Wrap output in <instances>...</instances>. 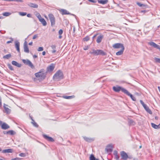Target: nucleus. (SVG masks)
<instances>
[{
  "mask_svg": "<svg viewBox=\"0 0 160 160\" xmlns=\"http://www.w3.org/2000/svg\"><path fill=\"white\" fill-rule=\"evenodd\" d=\"M53 79L55 81H59L63 78L62 72L60 70H58L53 76Z\"/></svg>",
  "mask_w": 160,
  "mask_h": 160,
  "instance_id": "obj_1",
  "label": "nucleus"
},
{
  "mask_svg": "<svg viewBox=\"0 0 160 160\" xmlns=\"http://www.w3.org/2000/svg\"><path fill=\"white\" fill-rule=\"evenodd\" d=\"M90 53L96 56L99 55L104 56L106 55V53L101 50H95L92 49V51L90 52Z\"/></svg>",
  "mask_w": 160,
  "mask_h": 160,
  "instance_id": "obj_2",
  "label": "nucleus"
},
{
  "mask_svg": "<svg viewBox=\"0 0 160 160\" xmlns=\"http://www.w3.org/2000/svg\"><path fill=\"white\" fill-rule=\"evenodd\" d=\"M35 75L36 78H39L41 80H43L45 78L43 69H41L38 72L35 73Z\"/></svg>",
  "mask_w": 160,
  "mask_h": 160,
  "instance_id": "obj_3",
  "label": "nucleus"
},
{
  "mask_svg": "<svg viewBox=\"0 0 160 160\" xmlns=\"http://www.w3.org/2000/svg\"><path fill=\"white\" fill-rule=\"evenodd\" d=\"M113 89L115 92H119L120 91H121L124 93L127 90L124 88L118 86L113 87Z\"/></svg>",
  "mask_w": 160,
  "mask_h": 160,
  "instance_id": "obj_4",
  "label": "nucleus"
},
{
  "mask_svg": "<svg viewBox=\"0 0 160 160\" xmlns=\"http://www.w3.org/2000/svg\"><path fill=\"white\" fill-rule=\"evenodd\" d=\"M23 62L26 65H28L31 68L33 69L34 68V66L32 62L28 59H22Z\"/></svg>",
  "mask_w": 160,
  "mask_h": 160,
  "instance_id": "obj_5",
  "label": "nucleus"
},
{
  "mask_svg": "<svg viewBox=\"0 0 160 160\" xmlns=\"http://www.w3.org/2000/svg\"><path fill=\"white\" fill-rule=\"evenodd\" d=\"M48 16L51 22V26H53L55 24V19L54 15L50 13L48 14Z\"/></svg>",
  "mask_w": 160,
  "mask_h": 160,
  "instance_id": "obj_6",
  "label": "nucleus"
},
{
  "mask_svg": "<svg viewBox=\"0 0 160 160\" xmlns=\"http://www.w3.org/2000/svg\"><path fill=\"white\" fill-rule=\"evenodd\" d=\"M148 44L150 46L159 49L160 51V46L157 45L155 42H148Z\"/></svg>",
  "mask_w": 160,
  "mask_h": 160,
  "instance_id": "obj_7",
  "label": "nucleus"
},
{
  "mask_svg": "<svg viewBox=\"0 0 160 160\" xmlns=\"http://www.w3.org/2000/svg\"><path fill=\"white\" fill-rule=\"evenodd\" d=\"M121 156L122 159L123 160H127L128 158V156L127 154L124 151L121 152Z\"/></svg>",
  "mask_w": 160,
  "mask_h": 160,
  "instance_id": "obj_8",
  "label": "nucleus"
},
{
  "mask_svg": "<svg viewBox=\"0 0 160 160\" xmlns=\"http://www.w3.org/2000/svg\"><path fill=\"white\" fill-rule=\"evenodd\" d=\"M113 48H124L123 44L120 43H117L113 44L112 46Z\"/></svg>",
  "mask_w": 160,
  "mask_h": 160,
  "instance_id": "obj_9",
  "label": "nucleus"
},
{
  "mask_svg": "<svg viewBox=\"0 0 160 160\" xmlns=\"http://www.w3.org/2000/svg\"><path fill=\"white\" fill-rule=\"evenodd\" d=\"M43 137L45 139L49 142H53L54 141V140L52 138L49 137L46 135L43 134Z\"/></svg>",
  "mask_w": 160,
  "mask_h": 160,
  "instance_id": "obj_10",
  "label": "nucleus"
},
{
  "mask_svg": "<svg viewBox=\"0 0 160 160\" xmlns=\"http://www.w3.org/2000/svg\"><path fill=\"white\" fill-rule=\"evenodd\" d=\"M24 51L25 52L28 53L29 52V50L27 45V42L25 41L23 45Z\"/></svg>",
  "mask_w": 160,
  "mask_h": 160,
  "instance_id": "obj_11",
  "label": "nucleus"
},
{
  "mask_svg": "<svg viewBox=\"0 0 160 160\" xmlns=\"http://www.w3.org/2000/svg\"><path fill=\"white\" fill-rule=\"evenodd\" d=\"M59 11L62 15H69L70 14V13L66 9H61L59 10Z\"/></svg>",
  "mask_w": 160,
  "mask_h": 160,
  "instance_id": "obj_12",
  "label": "nucleus"
},
{
  "mask_svg": "<svg viewBox=\"0 0 160 160\" xmlns=\"http://www.w3.org/2000/svg\"><path fill=\"white\" fill-rule=\"evenodd\" d=\"M113 148V146L112 145H108L107 146L105 150L107 152H111L112 151Z\"/></svg>",
  "mask_w": 160,
  "mask_h": 160,
  "instance_id": "obj_13",
  "label": "nucleus"
},
{
  "mask_svg": "<svg viewBox=\"0 0 160 160\" xmlns=\"http://www.w3.org/2000/svg\"><path fill=\"white\" fill-rule=\"evenodd\" d=\"M125 91L126 92L124 93L125 94H126L128 96H129L133 101H135L136 100L135 98L132 94H131L129 92H128L127 90H126V91Z\"/></svg>",
  "mask_w": 160,
  "mask_h": 160,
  "instance_id": "obj_14",
  "label": "nucleus"
},
{
  "mask_svg": "<svg viewBox=\"0 0 160 160\" xmlns=\"http://www.w3.org/2000/svg\"><path fill=\"white\" fill-rule=\"evenodd\" d=\"M15 48L16 49L18 52H20V42L18 41H16L15 42Z\"/></svg>",
  "mask_w": 160,
  "mask_h": 160,
  "instance_id": "obj_15",
  "label": "nucleus"
},
{
  "mask_svg": "<svg viewBox=\"0 0 160 160\" xmlns=\"http://www.w3.org/2000/svg\"><path fill=\"white\" fill-rule=\"evenodd\" d=\"M1 128L3 129H7L10 128L9 126L6 123L4 122L3 123L2 125Z\"/></svg>",
  "mask_w": 160,
  "mask_h": 160,
  "instance_id": "obj_16",
  "label": "nucleus"
},
{
  "mask_svg": "<svg viewBox=\"0 0 160 160\" xmlns=\"http://www.w3.org/2000/svg\"><path fill=\"white\" fill-rule=\"evenodd\" d=\"M55 68L54 65L53 64H51L49 66L47 67V70L48 71H52Z\"/></svg>",
  "mask_w": 160,
  "mask_h": 160,
  "instance_id": "obj_17",
  "label": "nucleus"
},
{
  "mask_svg": "<svg viewBox=\"0 0 160 160\" xmlns=\"http://www.w3.org/2000/svg\"><path fill=\"white\" fill-rule=\"evenodd\" d=\"M103 38V35L100 34L99 36H98L97 37L96 42L98 43H100L102 41V39Z\"/></svg>",
  "mask_w": 160,
  "mask_h": 160,
  "instance_id": "obj_18",
  "label": "nucleus"
},
{
  "mask_svg": "<svg viewBox=\"0 0 160 160\" xmlns=\"http://www.w3.org/2000/svg\"><path fill=\"white\" fill-rule=\"evenodd\" d=\"M12 63L13 65L17 66L18 68H20L22 66L21 64L19 63L16 61H12Z\"/></svg>",
  "mask_w": 160,
  "mask_h": 160,
  "instance_id": "obj_19",
  "label": "nucleus"
},
{
  "mask_svg": "<svg viewBox=\"0 0 160 160\" xmlns=\"http://www.w3.org/2000/svg\"><path fill=\"white\" fill-rule=\"evenodd\" d=\"M39 21L42 23V24L44 26H46L47 24V23L45 20L43 18H40L39 19Z\"/></svg>",
  "mask_w": 160,
  "mask_h": 160,
  "instance_id": "obj_20",
  "label": "nucleus"
},
{
  "mask_svg": "<svg viewBox=\"0 0 160 160\" xmlns=\"http://www.w3.org/2000/svg\"><path fill=\"white\" fill-rule=\"evenodd\" d=\"M13 152V150L12 149H8L3 150L2 151L3 153H12Z\"/></svg>",
  "mask_w": 160,
  "mask_h": 160,
  "instance_id": "obj_21",
  "label": "nucleus"
},
{
  "mask_svg": "<svg viewBox=\"0 0 160 160\" xmlns=\"http://www.w3.org/2000/svg\"><path fill=\"white\" fill-rule=\"evenodd\" d=\"M28 5L30 7L33 8H37L38 7V5L37 4L32 3H29Z\"/></svg>",
  "mask_w": 160,
  "mask_h": 160,
  "instance_id": "obj_22",
  "label": "nucleus"
},
{
  "mask_svg": "<svg viewBox=\"0 0 160 160\" xmlns=\"http://www.w3.org/2000/svg\"><path fill=\"white\" fill-rule=\"evenodd\" d=\"M144 108L146 110V111L148 112L149 113V114H152V111L148 107V106H147V105L144 107Z\"/></svg>",
  "mask_w": 160,
  "mask_h": 160,
  "instance_id": "obj_23",
  "label": "nucleus"
},
{
  "mask_svg": "<svg viewBox=\"0 0 160 160\" xmlns=\"http://www.w3.org/2000/svg\"><path fill=\"white\" fill-rule=\"evenodd\" d=\"M124 50V48H122L119 51L116 52V54L117 55H120L122 54L123 51Z\"/></svg>",
  "mask_w": 160,
  "mask_h": 160,
  "instance_id": "obj_24",
  "label": "nucleus"
},
{
  "mask_svg": "<svg viewBox=\"0 0 160 160\" xmlns=\"http://www.w3.org/2000/svg\"><path fill=\"white\" fill-rule=\"evenodd\" d=\"M108 0H98V2L99 3L102 4H105L108 3Z\"/></svg>",
  "mask_w": 160,
  "mask_h": 160,
  "instance_id": "obj_25",
  "label": "nucleus"
},
{
  "mask_svg": "<svg viewBox=\"0 0 160 160\" xmlns=\"http://www.w3.org/2000/svg\"><path fill=\"white\" fill-rule=\"evenodd\" d=\"M151 126L152 127L156 129H158L160 128V127L159 125H156L154 123H151Z\"/></svg>",
  "mask_w": 160,
  "mask_h": 160,
  "instance_id": "obj_26",
  "label": "nucleus"
},
{
  "mask_svg": "<svg viewBox=\"0 0 160 160\" xmlns=\"http://www.w3.org/2000/svg\"><path fill=\"white\" fill-rule=\"evenodd\" d=\"M4 109L5 112L7 113V114H9L10 113L11 110L10 109H9L8 108H7L6 107L4 106Z\"/></svg>",
  "mask_w": 160,
  "mask_h": 160,
  "instance_id": "obj_27",
  "label": "nucleus"
},
{
  "mask_svg": "<svg viewBox=\"0 0 160 160\" xmlns=\"http://www.w3.org/2000/svg\"><path fill=\"white\" fill-rule=\"evenodd\" d=\"M90 160H99L98 159L96 158L94 155L91 154L90 157L89 158Z\"/></svg>",
  "mask_w": 160,
  "mask_h": 160,
  "instance_id": "obj_28",
  "label": "nucleus"
},
{
  "mask_svg": "<svg viewBox=\"0 0 160 160\" xmlns=\"http://www.w3.org/2000/svg\"><path fill=\"white\" fill-rule=\"evenodd\" d=\"M114 154L115 156V158L117 160H118L119 159V157L118 154V152L117 151H114Z\"/></svg>",
  "mask_w": 160,
  "mask_h": 160,
  "instance_id": "obj_29",
  "label": "nucleus"
},
{
  "mask_svg": "<svg viewBox=\"0 0 160 160\" xmlns=\"http://www.w3.org/2000/svg\"><path fill=\"white\" fill-rule=\"evenodd\" d=\"M16 134V132L13 130H11L8 131V134L11 135H13Z\"/></svg>",
  "mask_w": 160,
  "mask_h": 160,
  "instance_id": "obj_30",
  "label": "nucleus"
},
{
  "mask_svg": "<svg viewBox=\"0 0 160 160\" xmlns=\"http://www.w3.org/2000/svg\"><path fill=\"white\" fill-rule=\"evenodd\" d=\"M11 57V54H7L6 55L4 56L3 57V58H6L7 59H9Z\"/></svg>",
  "mask_w": 160,
  "mask_h": 160,
  "instance_id": "obj_31",
  "label": "nucleus"
},
{
  "mask_svg": "<svg viewBox=\"0 0 160 160\" xmlns=\"http://www.w3.org/2000/svg\"><path fill=\"white\" fill-rule=\"evenodd\" d=\"M63 97L64 98L67 99H70L72 98L73 97V96H63Z\"/></svg>",
  "mask_w": 160,
  "mask_h": 160,
  "instance_id": "obj_32",
  "label": "nucleus"
},
{
  "mask_svg": "<svg viewBox=\"0 0 160 160\" xmlns=\"http://www.w3.org/2000/svg\"><path fill=\"white\" fill-rule=\"evenodd\" d=\"M8 68L11 70H13L14 69L12 66L10 64L8 63L7 64Z\"/></svg>",
  "mask_w": 160,
  "mask_h": 160,
  "instance_id": "obj_33",
  "label": "nucleus"
},
{
  "mask_svg": "<svg viewBox=\"0 0 160 160\" xmlns=\"http://www.w3.org/2000/svg\"><path fill=\"white\" fill-rule=\"evenodd\" d=\"M11 14V13L9 12H6L2 13L3 16H8Z\"/></svg>",
  "mask_w": 160,
  "mask_h": 160,
  "instance_id": "obj_34",
  "label": "nucleus"
},
{
  "mask_svg": "<svg viewBox=\"0 0 160 160\" xmlns=\"http://www.w3.org/2000/svg\"><path fill=\"white\" fill-rule=\"evenodd\" d=\"M129 123L130 125H133L135 124V122L132 120H130L129 121Z\"/></svg>",
  "mask_w": 160,
  "mask_h": 160,
  "instance_id": "obj_35",
  "label": "nucleus"
},
{
  "mask_svg": "<svg viewBox=\"0 0 160 160\" xmlns=\"http://www.w3.org/2000/svg\"><path fill=\"white\" fill-rule=\"evenodd\" d=\"M84 138L86 141L88 142H90L91 141L93 140L92 139L89 138L87 137H84Z\"/></svg>",
  "mask_w": 160,
  "mask_h": 160,
  "instance_id": "obj_36",
  "label": "nucleus"
},
{
  "mask_svg": "<svg viewBox=\"0 0 160 160\" xmlns=\"http://www.w3.org/2000/svg\"><path fill=\"white\" fill-rule=\"evenodd\" d=\"M154 60L156 62L160 63V58H155Z\"/></svg>",
  "mask_w": 160,
  "mask_h": 160,
  "instance_id": "obj_37",
  "label": "nucleus"
},
{
  "mask_svg": "<svg viewBox=\"0 0 160 160\" xmlns=\"http://www.w3.org/2000/svg\"><path fill=\"white\" fill-rule=\"evenodd\" d=\"M31 123L33 125L36 127H38V126L37 124L34 121H33V122H32Z\"/></svg>",
  "mask_w": 160,
  "mask_h": 160,
  "instance_id": "obj_38",
  "label": "nucleus"
},
{
  "mask_svg": "<svg viewBox=\"0 0 160 160\" xmlns=\"http://www.w3.org/2000/svg\"><path fill=\"white\" fill-rule=\"evenodd\" d=\"M137 4L140 7H145V5L144 4H141V3H140V2H137Z\"/></svg>",
  "mask_w": 160,
  "mask_h": 160,
  "instance_id": "obj_39",
  "label": "nucleus"
},
{
  "mask_svg": "<svg viewBox=\"0 0 160 160\" xmlns=\"http://www.w3.org/2000/svg\"><path fill=\"white\" fill-rule=\"evenodd\" d=\"M19 14L22 16H24L27 14V13L25 12H19Z\"/></svg>",
  "mask_w": 160,
  "mask_h": 160,
  "instance_id": "obj_40",
  "label": "nucleus"
},
{
  "mask_svg": "<svg viewBox=\"0 0 160 160\" xmlns=\"http://www.w3.org/2000/svg\"><path fill=\"white\" fill-rule=\"evenodd\" d=\"M89 39V38L88 36H86L83 38V40L85 41H87Z\"/></svg>",
  "mask_w": 160,
  "mask_h": 160,
  "instance_id": "obj_41",
  "label": "nucleus"
},
{
  "mask_svg": "<svg viewBox=\"0 0 160 160\" xmlns=\"http://www.w3.org/2000/svg\"><path fill=\"white\" fill-rule=\"evenodd\" d=\"M36 16L37 17V18L38 19L40 18H42V17L40 14L39 13H37L36 14Z\"/></svg>",
  "mask_w": 160,
  "mask_h": 160,
  "instance_id": "obj_42",
  "label": "nucleus"
},
{
  "mask_svg": "<svg viewBox=\"0 0 160 160\" xmlns=\"http://www.w3.org/2000/svg\"><path fill=\"white\" fill-rule=\"evenodd\" d=\"M43 47H39L38 49V51L39 52L41 51H43Z\"/></svg>",
  "mask_w": 160,
  "mask_h": 160,
  "instance_id": "obj_43",
  "label": "nucleus"
},
{
  "mask_svg": "<svg viewBox=\"0 0 160 160\" xmlns=\"http://www.w3.org/2000/svg\"><path fill=\"white\" fill-rule=\"evenodd\" d=\"M140 103L142 105L143 107H144L146 105L144 103V102H143L142 100H140Z\"/></svg>",
  "mask_w": 160,
  "mask_h": 160,
  "instance_id": "obj_44",
  "label": "nucleus"
},
{
  "mask_svg": "<svg viewBox=\"0 0 160 160\" xmlns=\"http://www.w3.org/2000/svg\"><path fill=\"white\" fill-rule=\"evenodd\" d=\"M63 30L62 29H61L59 30L58 31V34L59 35H62L63 33Z\"/></svg>",
  "mask_w": 160,
  "mask_h": 160,
  "instance_id": "obj_45",
  "label": "nucleus"
},
{
  "mask_svg": "<svg viewBox=\"0 0 160 160\" xmlns=\"http://www.w3.org/2000/svg\"><path fill=\"white\" fill-rule=\"evenodd\" d=\"M19 156L22 157H24L26 156L25 154L24 153H21L19 154Z\"/></svg>",
  "mask_w": 160,
  "mask_h": 160,
  "instance_id": "obj_46",
  "label": "nucleus"
},
{
  "mask_svg": "<svg viewBox=\"0 0 160 160\" xmlns=\"http://www.w3.org/2000/svg\"><path fill=\"white\" fill-rule=\"evenodd\" d=\"M51 47L52 49L53 50H54L56 49V46L55 45H52L51 46Z\"/></svg>",
  "mask_w": 160,
  "mask_h": 160,
  "instance_id": "obj_47",
  "label": "nucleus"
},
{
  "mask_svg": "<svg viewBox=\"0 0 160 160\" xmlns=\"http://www.w3.org/2000/svg\"><path fill=\"white\" fill-rule=\"evenodd\" d=\"M89 1L93 2V3H95L96 2V0H88Z\"/></svg>",
  "mask_w": 160,
  "mask_h": 160,
  "instance_id": "obj_48",
  "label": "nucleus"
},
{
  "mask_svg": "<svg viewBox=\"0 0 160 160\" xmlns=\"http://www.w3.org/2000/svg\"><path fill=\"white\" fill-rule=\"evenodd\" d=\"M21 159L18 158H12V160H21Z\"/></svg>",
  "mask_w": 160,
  "mask_h": 160,
  "instance_id": "obj_49",
  "label": "nucleus"
},
{
  "mask_svg": "<svg viewBox=\"0 0 160 160\" xmlns=\"http://www.w3.org/2000/svg\"><path fill=\"white\" fill-rule=\"evenodd\" d=\"M2 106V98L0 96V107Z\"/></svg>",
  "mask_w": 160,
  "mask_h": 160,
  "instance_id": "obj_50",
  "label": "nucleus"
},
{
  "mask_svg": "<svg viewBox=\"0 0 160 160\" xmlns=\"http://www.w3.org/2000/svg\"><path fill=\"white\" fill-rule=\"evenodd\" d=\"M89 48V47L88 46H85V47L83 49L85 50H87Z\"/></svg>",
  "mask_w": 160,
  "mask_h": 160,
  "instance_id": "obj_51",
  "label": "nucleus"
},
{
  "mask_svg": "<svg viewBox=\"0 0 160 160\" xmlns=\"http://www.w3.org/2000/svg\"><path fill=\"white\" fill-rule=\"evenodd\" d=\"M11 39H12V40L8 41V42H7V44H8L12 42L13 41V39L12 38H11Z\"/></svg>",
  "mask_w": 160,
  "mask_h": 160,
  "instance_id": "obj_52",
  "label": "nucleus"
},
{
  "mask_svg": "<svg viewBox=\"0 0 160 160\" xmlns=\"http://www.w3.org/2000/svg\"><path fill=\"white\" fill-rule=\"evenodd\" d=\"M38 37V35H37V34H36V35H34L33 36V38H32V39H36L37 38V37Z\"/></svg>",
  "mask_w": 160,
  "mask_h": 160,
  "instance_id": "obj_53",
  "label": "nucleus"
},
{
  "mask_svg": "<svg viewBox=\"0 0 160 160\" xmlns=\"http://www.w3.org/2000/svg\"><path fill=\"white\" fill-rule=\"evenodd\" d=\"M13 1H16V2H22V0H13Z\"/></svg>",
  "mask_w": 160,
  "mask_h": 160,
  "instance_id": "obj_54",
  "label": "nucleus"
},
{
  "mask_svg": "<svg viewBox=\"0 0 160 160\" xmlns=\"http://www.w3.org/2000/svg\"><path fill=\"white\" fill-rule=\"evenodd\" d=\"M3 132L4 134H8V131H4Z\"/></svg>",
  "mask_w": 160,
  "mask_h": 160,
  "instance_id": "obj_55",
  "label": "nucleus"
},
{
  "mask_svg": "<svg viewBox=\"0 0 160 160\" xmlns=\"http://www.w3.org/2000/svg\"><path fill=\"white\" fill-rule=\"evenodd\" d=\"M51 52L52 53H54L56 52V50L55 49L51 51Z\"/></svg>",
  "mask_w": 160,
  "mask_h": 160,
  "instance_id": "obj_56",
  "label": "nucleus"
},
{
  "mask_svg": "<svg viewBox=\"0 0 160 160\" xmlns=\"http://www.w3.org/2000/svg\"><path fill=\"white\" fill-rule=\"evenodd\" d=\"M27 16L28 17H31V15L30 14H28L27 15Z\"/></svg>",
  "mask_w": 160,
  "mask_h": 160,
  "instance_id": "obj_57",
  "label": "nucleus"
},
{
  "mask_svg": "<svg viewBox=\"0 0 160 160\" xmlns=\"http://www.w3.org/2000/svg\"><path fill=\"white\" fill-rule=\"evenodd\" d=\"M45 54H46V52H45V51H43V52H42V55H45Z\"/></svg>",
  "mask_w": 160,
  "mask_h": 160,
  "instance_id": "obj_58",
  "label": "nucleus"
},
{
  "mask_svg": "<svg viewBox=\"0 0 160 160\" xmlns=\"http://www.w3.org/2000/svg\"><path fill=\"white\" fill-rule=\"evenodd\" d=\"M33 57L34 58H36L37 57V56L36 55H34L33 56Z\"/></svg>",
  "mask_w": 160,
  "mask_h": 160,
  "instance_id": "obj_59",
  "label": "nucleus"
},
{
  "mask_svg": "<svg viewBox=\"0 0 160 160\" xmlns=\"http://www.w3.org/2000/svg\"><path fill=\"white\" fill-rule=\"evenodd\" d=\"M30 117L31 119L32 122H33V121H34V120L30 116Z\"/></svg>",
  "mask_w": 160,
  "mask_h": 160,
  "instance_id": "obj_60",
  "label": "nucleus"
},
{
  "mask_svg": "<svg viewBox=\"0 0 160 160\" xmlns=\"http://www.w3.org/2000/svg\"><path fill=\"white\" fill-rule=\"evenodd\" d=\"M62 37L61 35H59L58 38L59 39H61L62 38Z\"/></svg>",
  "mask_w": 160,
  "mask_h": 160,
  "instance_id": "obj_61",
  "label": "nucleus"
},
{
  "mask_svg": "<svg viewBox=\"0 0 160 160\" xmlns=\"http://www.w3.org/2000/svg\"><path fill=\"white\" fill-rule=\"evenodd\" d=\"M32 42H31L29 43V45H32Z\"/></svg>",
  "mask_w": 160,
  "mask_h": 160,
  "instance_id": "obj_62",
  "label": "nucleus"
},
{
  "mask_svg": "<svg viewBox=\"0 0 160 160\" xmlns=\"http://www.w3.org/2000/svg\"><path fill=\"white\" fill-rule=\"evenodd\" d=\"M0 160H5V159L4 158H0Z\"/></svg>",
  "mask_w": 160,
  "mask_h": 160,
  "instance_id": "obj_63",
  "label": "nucleus"
},
{
  "mask_svg": "<svg viewBox=\"0 0 160 160\" xmlns=\"http://www.w3.org/2000/svg\"><path fill=\"white\" fill-rule=\"evenodd\" d=\"M158 89L159 91L160 92V86H158Z\"/></svg>",
  "mask_w": 160,
  "mask_h": 160,
  "instance_id": "obj_64",
  "label": "nucleus"
}]
</instances>
